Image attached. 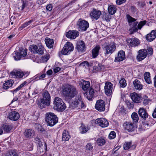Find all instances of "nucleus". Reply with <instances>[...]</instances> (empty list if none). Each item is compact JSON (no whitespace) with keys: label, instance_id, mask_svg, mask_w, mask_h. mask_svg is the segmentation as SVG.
<instances>
[{"label":"nucleus","instance_id":"55","mask_svg":"<svg viewBox=\"0 0 156 156\" xmlns=\"http://www.w3.org/2000/svg\"><path fill=\"white\" fill-rule=\"evenodd\" d=\"M86 148L87 150H91L93 148V147L91 143H88L86 145Z\"/></svg>","mask_w":156,"mask_h":156},{"label":"nucleus","instance_id":"52","mask_svg":"<svg viewBox=\"0 0 156 156\" xmlns=\"http://www.w3.org/2000/svg\"><path fill=\"white\" fill-rule=\"evenodd\" d=\"M45 76L46 74L45 73L41 74V75H40L39 74H38L37 77L35 78V79H36L37 80H43L44 78L45 77Z\"/></svg>","mask_w":156,"mask_h":156},{"label":"nucleus","instance_id":"42","mask_svg":"<svg viewBox=\"0 0 156 156\" xmlns=\"http://www.w3.org/2000/svg\"><path fill=\"white\" fill-rule=\"evenodd\" d=\"M27 83L26 81H24L16 89L13 90L11 91V92H13V94L15 93L17 91L20 90L22 87H23Z\"/></svg>","mask_w":156,"mask_h":156},{"label":"nucleus","instance_id":"16","mask_svg":"<svg viewBox=\"0 0 156 156\" xmlns=\"http://www.w3.org/2000/svg\"><path fill=\"white\" fill-rule=\"evenodd\" d=\"M66 37L68 38L74 39L78 36L79 32L76 30H69L66 33Z\"/></svg>","mask_w":156,"mask_h":156},{"label":"nucleus","instance_id":"13","mask_svg":"<svg viewBox=\"0 0 156 156\" xmlns=\"http://www.w3.org/2000/svg\"><path fill=\"white\" fill-rule=\"evenodd\" d=\"M95 123L102 127H107L109 124L107 120L103 118L97 119L95 120Z\"/></svg>","mask_w":156,"mask_h":156},{"label":"nucleus","instance_id":"19","mask_svg":"<svg viewBox=\"0 0 156 156\" xmlns=\"http://www.w3.org/2000/svg\"><path fill=\"white\" fill-rule=\"evenodd\" d=\"M125 58V52L121 50L119 51L117 56L115 57V61L117 62H120L124 60Z\"/></svg>","mask_w":156,"mask_h":156},{"label":"nucleus","instance_id":"45","mask_svg":"<svg viewBox=\"0 0 156 156\" xmlns=\"http://www.w3.org/2000/svg\"><path fill=\"white\" fill-rule=\"evenodd\" d=\"M131 144L132 142H125L123 146L124 149L125 150L129 149L130 148Z\"/></svg>","mask_w":156,"mask_h":156},{"label":"nucleus","instance_id":"30","mask_svg":"<svg viewBox=\"0 0 156 156\" xmlns=\"http://www.w3.org/2000/svg\"><path fill=\"white\" fill-rule=\"evenodd\" d=\"M45 42L46 46L49 48H53L54 43L53 39L47 37L45 39Z\"/></svg>","mask_w":156,"mask_h":156},{"label":"nucleus","instance_id":"26","mask_svg":"<svg viewBox=\"0 0 156 156\" xmlns=\"http://www.w3.org/2000/svg\"><path fill=\"white\" fill-rule=\"evenodd\" d=\"M131 98L133 101L136 103H139L140 102V97L139 95L136 93H133L130 94Z\"/></svg>","mask_w":156,"mask_h":156},{"label":"nucleus","instance_id":"32","mask_svg":"<svg viewBox=\"0 0 156 156\" xmlns=\"http://www.w3.org/2000/svg\"><path fill=\"white\" fill-rule=\"evenodd\" d=\"M43 98L42 99L47 101L48 103V102L50 103L51 96L48 92L47 90L45 91L43 93Z\"/></svg>","mask_w":156,"mask_h":156},{"label":"nucleus","instance_id":"53","mask_svg":"<svg viewBox=\"0 0 156 156\" xmlns=\"http://www.w3.org/2000/svg\"><path fill=\"white\" fill-rule=\"evenodd\" d=\"M80 66L83 67H88L89 66V63L87 61H84L80 64Z\"/></svg>","mask_w":156,"mask_h":156},{"label":"nucleus","instance_id":"14","mask_svg":"<svg viewBox=\"0 0 156 156\" xmlns=\"http://www.w3.org/2000/svg\"><path fill=\"white\" fill-rule=\"evenodd\" d=\"M105 84V86L104 88L105 93L107 95L110 96L112 93V84L109 82H106Z\"/></svg>","mask_w":156,"mask_h":156},{"label":"nucleus","instance_id":"5","mask_svg":"<svg viewBox=\"0 0 156 156\" xmlns=\"http://www.w3.org/2000/svg\"><path fill=\"white\" fill-rule=\"evenodd\" d=\"M29 50L34 53L42 55L44 53L45 49L42 45L37 46L33 44L30 46Z\"/></svg>","mask_w":156,"mask_h":156},{"label":"nucleus","instance_id":"28","mask_svg":"<svg viewBox=\"0 0 156 156\" xmlns=\"http://www.w3.org/2000/svg\"><path fill=\"white\" fill-rule=\"evenodd\" d=\"M70 138V136L68 131L64 130L63 132L62 136V140L65 142L69 140Z\"/></svg>","mask_w":156,"mask_h":156},{"label":"nucleus","instance_id":"57","mask_svg":"<svg viewBox=\"0 0 156 156\" xmlns=\"http://www.w3.org/2000/svg\"><path fill=\"white\" fill-rule=\"evenodd\" d=\"M47 0H37V2L39 5H42L46 2Z\"/></svg>","mask_w":156,"mask_h":156},{"label":"nucleus","instance_id":"31","mask_svg":"<svg viewBox=\"0 0 156 156\" xmlns=\"http://www.w3.org/2000/svg\"><path fill=\"white\" fill-rule=\"evenodd\" d=\"M133 84L135 89L140 90L142 89L143 85L141 84L140 82L137 79H136L133 82Z\"/></svg>","mask_w":156,"mask_h":156},{"label":"nucleus","instance_id":"48","mask_svg":"<svg viewBox=\"0 0 156 156\" xmlns=\"http://www.w3.org/2000/svg\"><path fill=\"white\" fill-rule=\"evenodd\" d=\"M146 22L147 21L146 20L141 21L137 25V28L140 30L141 29L142 27L146 24Z\"/></svg>","mask_w":156,"mask_h":156},{"label":"nucleus","instance_id":"11","mask_svg":"<svg viewBox=\"0 0 156 156\" xmlns=\"http://www.w3.org/2000/svg\"><path fill=\"white\" fill-rule=\"evenodd\" d=\"M147 54V51L146 49H141L138 51V54L136 59L138 61H140L144 59L146 57Z\"/></svg>","mask_w":156,"mask_h":156},{"label":"nucleus","instance_id":"40","mask_svg":"<svg viewBox=\"0 0 156 156\" xmlns=\"http://www.w3.org/2000/svg\"><path fill=\"white\" fill-rule=\"evenodd\" d=\"M97 144L99 146H102L105 143V140L102 137L97 139L96 140Z\"/></svg>","mask_w":156,"mask_h":156},{"label":"nucleus","instance_id":"62","mask_svg":"<svg viewBox=\"0 0 156 156\" xmlns=\"http://www.w3.org/2000/svg\"><path fill=\"white\" fill-rule=\"evenodd\" d=\"M61 70V68L59 67H56L54 69V72L56 73L58 72Z\"/></svg>","mask_w":156,"mask_h":156},{"label":"nucleus","instance_id":"22","mask_svg":"<svg viewBox=\"0 0 156 156\" xmlns=\"http://www.w3.org/2000/svg\"><path fill=\"white\" fill-rule=\"evenodd\" d=\"M156 37V32L154 30H152L150 33L147 34L146 38L147 41L151 42L153 41Z\"/></svg>","mask_w":156,"mask_h":156},{"label":"nucleus","instance_id":"38","mask_svg":"<svg viewBox=\"0 0 156 156\" xmlns=\"http://www.w3.org/2000/svg\"><path fill=\"white\" fill-rule=\"evenodd\" d=\"M131 117L133 123H136L139 120L137 114L136 112H133L131 115Z\"/></svg>","mask_w":156,"mask_h":156},{"label":"nucleus","instance_id":"43","mask_svg":"<svg viewBox=\"0 0 156 156\" xmlns=\"http://www.w3.org/2000/svg\"><path fill=\"white\" fill-rule=\"evenodd\" d=\"M6 156H18V155L15 151L11 150L7 153Z\"/></svg>","mask_w":156,"mask_h":156},{"label":"nucleus","instance_id":"39","mask_svg":"<svg viewBox=\"0 0 156 156\" xmlns=\"http://www.w3.org/2000/svg\"><path fill=\"white\" fill-rule=\"evenodd\" d=\"M150 73L148 72H146L144 74V79L146 82L150 84L151 83L150 79Z\"/></svg>","mask_w":156,"mask_h":156},{"label":"nucleus","instance_id":"34","mask_svg":"<svg viewBox=\"0 0 156 156\" xmlns=\"http://www.w3.org/2000/svg\"><path fill=\"white\" fill-rule=\"evenodd\" d=\"M12 129V126L11 125L7 124H4L2 126V129L4 131L8 133Z\"/></svg>","mask_w":156,"mask_h":156},{"label":"nucleus","instance_id":"44","mask_svg":"<svg viewBox=\"0 0 156 156\" xmlns=\"http://www.w3.org/2000/svg\"><path fill=\"white\" fill-rule=\"evenodd\" d=\"M28 2L27 1H23L22 2V5L20 6V7H18V9L21 10H23V9L28 5Z\"/></svg>","mask_w":156,"mask_h":156},{"label":"nucleus","instance_id":"17","mask_svg":"<svg viewBox=\"0 0 156 156\" xmlns=\"http://www.w3.org/2000/svg\"><path fill=\"white\" fill-rule=\"evenodd\" d=\"M126 41L129 45L131 47L137 46L140 44L139 40L137 38H128Z\"/></svg>","mask_w":156,"mask_h":156},{"label":"nucleus","instance_id":"12","mask_svg":"<svg viewBox=\"0 0 156 156\" xmlns=\"http://www.w3.org/2000/svg\"><path fill=\"white\" fill-rule=\"evenodd\" d=\"M90 14L92 19L97 20L100 17L101 15V12L100 11L93 8L90 12Z\"/></svg>","mask_w":156,"mask_h":156},{"label":"nucleus","instance_id":"33","mask_svg":"<svg viewBox=\"0 0 156 156\" xmlns=\"http://www.w3.org/2000/svg\"><path fill=\"white\" fill-rule=\"evenodd\" d=\"M34 131L32 129H28L26 130L24 133V134L27 137H31L34 135Z\"/></svg>","mask_w":156,"mask_h":156},{"label":"nucleus","instance_id":"49","mask_svg":"<svg viewBox=\"0 0 156 156\" xmlns=\"http://www.w3.org/2000/svg\"><path fill=\"white\" fill-rule=\"evenodd\" d=\"M32 22L33 21L30 20L27 22H26L25 23L23 24L20 27L19 29H21V30L23 28L25 27H26L30 25Z\"/></svg>","mask_w":156,"mask_h":156},{"label":"nucleus","instance_id":"3","mask_svg":"<svg viewBox=\"0 0 156 156\" xmlns=\"http://www.w3.org/2000/svg\"><path fill=\"white\" fill-rule=\"evenodd\" d=\"M54 108L58 112H63L66 106L62 99L58 97L55 98L53 101Z\"/></svg>","mask_w":156,"mask_h":156},{"label":"nucleus","instance_id":"10","mask_svg":"<svg viewBox=\"0 0 156 156\" xmlns=\"http://www.w3.org/2000/svg\"><path fill=\"white\" fill-rule=\"evenodd\" d=\"M126 17L128 20V22L129 23H132V22H134L133 24V27L131 29V30L133 31V32H136L138 30V29L136 27L138 22H135L136 20L131 16L129 15H126Z\"/></svg>","mask_w":156,"mask_h":156},{"label":"nucleus","instance_id":"29","mask_svg":"<svg viewBox=\"0 0 156 156\" xmlns=\"http://www.w3.org/2000/svg\"><path fill=\"white\" fill-rule=\"evenodd\" d=\"M13 83V80H12L6 81L3 85V88L5 90L8 89L12 86Z\"/></svg>","mask_w":156,"mask_h":156},{"label":"nucleus","instance_id":"15","mask_svg":"<svg viewBox=\"0 0 156 156\" xmlns=\"http://www.w3.org/2000/svg\"><path fill=\"white\" fill-rule=\"evenodd\" d=\"M123 126L124 129L129 132L133 131L136 128L133 124L130 122H125L124 123Z\"/></svg>","mask_w":156,"mask_h":156},{"label":"nucleus","instance_id":"61","mask_svg":"<svg viewBox=\"0 0 156 156\" xmlns=\"http://www.w3.org/2000/svg\"><path fill=\"white\" fill-rule=\"evenodd\" d=\"M105 19L107 22L110 21V16L109 15H105L104 17Z\"/></svg>","mask_w":156,"mask_h":156},{"label":"nucleus","instance_id":"27","mask_svg":"<svg viewBox=\"0 0 156 156\" xmlns=\"http://www.w3.org/2000/svg\"><path fill=\"white\" fill-rule=\"evenodd\" d=\"M100 47L99 45H97L92 50V54L93 58H96L99 55Z\"/></svg>","mask_w":156,"mask_h":156},{"label":"nucleus","instance_id":"6","mask_svg":"<svg viewBox=\"0 0 156 156\" xmlns=\"http://www.w3.org/2000/svg\"><path fill=\"white\" fill-rule=\"evenodd\" d=\"M73 106L78 109H81L85 108V105L82 100L81 97L80 95H78L75 99L73 102Z\"/></svg>","mask_w":156,"mask_h":156},{"label":"nucleus","instance_id":"59","mask_svg":"<svg viewBox=\"0 0 156 156\" xmlns=\"http://www.w3.org/2000/svg\"><path fill=\"white\" fill-rule=\"evenodd\" d=\"M126 2V0H116V2L117 4L120 5Z\"/></svg>","mask_w":156,"mask_h":156},{"label":"nucleus","instance_id":"54","mask_svg":"<svg viewBox=\"0 0 156 156\" xmlns=\"http://www.w3.org/2000/svg\"><path fill=\"white\" fill-rule=\"evenodd\" d=\"M49 58L50 56L49 54H47L46 55L42 57V58L44 62H47L49 59Z\"/></svg>","mask_w":156,"mask_h":156},{"label":"nucleus","instance_id":"1","mask_svg":"<svg viewBox=\"0 0 156 156\" xmlns=\"http://www.w3.org/2000/svg\"><path fill=\"white\" fill-rule=\"evenodd\" d=\"M62 91L63 96L68 99L74 98L78 93L76 87L71 84H67L63 86Z\"/></svg>","mask_w":156,"mask_h":156},{"label":"nucleus","instance_id":"8","mask_svg":"<svg viewBox=\"0 0 156 156\" xmlns=\"http://www.w3.org/2000/svg\"><path fill=\"white\" fill-rule=\"evenodd\" d=\"M74 47L72 43L67 42L65 44L61 51L62 53L64 55L69 54L71 51H73Z\"/></svg>","mask_w":156,"mask_h":156},{"label":"nucleus","instance_id":"23","mask_svg":"<svg viewBox=\"0 0 156 156\" xmlns=\"http://www.w3.org/2000/svg\"><path fill=\"white\" fill-rule=\"evenodd\" d=\"M50 103L48 102V103L47 101H45L42 98H40L37 102L38 106L40 108H45L47 106H48L50 105Z\"/></svg>","mask_w":156,"mask_h":156},{"label":"nucleus","instance_id":"4","mask_svg":"<svg viewBox=\"0 0 156 156\" xmlns=\"http://www.w3.org/2000/svg\"><path fill=\"white\" fill-rule=\"evenodd\" d=\"M76 26L79 31H84L89 27V23L87 21L80 18L77 21Z\"/></svg>","mask_w":156,"mask_h":156},{"label":"nucleus","instance_id":"2","mask_svg":"<svg viewBox=\"0 0 156 156\" xmlns=\"http://www.w3.org/2000/svg\"><path fill=\"white\" fill-rule=\"evenodd\" d=\"M45 121L48 126H53L58 122V118L53 113H47L45 115Z\"/></svg>","mask_w":156,"mask_h":156},{"label":"nucleus","instance_id":"21","mask_svg":"<svg viewBox=\"0 0 156 156\" xmlns=\"http://www.w3.org/2000/svg\"><path fill=\"white\" fill-rule=\"evenodd\" d=\"M8 117L11 120L16 121L19 118L20 115L18 112L13 111L10 113Z\"/></svg>","mask_w":156,"mask_h":156},{"label":"nucleus","instance_id":"37","mask_svg":"<svg viewBox=\"0 0 156 156\" xmlns=\"http://www.w3.org/2000/svg\"><path fill=\"white\" fill-rule=\"evenodd\" d=\"M94 94V91L93 89L90 88L88 92H87V98L88 100H91L93 97Z\"/></svg>","mask_w":156,"mask_h":156},{"label":"nucleus","instance_id":"60","mask_svg":"<svg viewBox=\"0 0 156 156\" xmlns=\"http://www.w3.org/2000/svg\"><path fill=\"white\" fill-rule=\"evenodd\" d=\"M147 50L148 51L149 54H150V55L153 54V51L152 48L151 47H148L147 48Z\"/></svg>","mask_w":156,"mask_h":156},{"label":"nucleus","instance_id":"25","mask_svg":"<svg viewBox=\"0 0 156 156\" xmlns=\"http://www.w3.org/2000/svg\"><path fill=\"white\" fill-rule=\"evenodd\" d=\"M80 85L84 91L87 90L90 86V82L88 81L82 80L80 83Z\"/></svg>","mask_w":156,"mask_h":156},{"label":"nucleus","instance_id":"7","mask_svg":"<svg viewBox=\"0 0 156 156\" xmlns=\"http://www.w3.org/2000/svg\"><path fill=\"white\" fill-rule=\"evenodd\" d=\"M103 49L105 55L112 54L116 49L115 46L113 43L110 44L105 43L103 45Z\"/></svg>","mask_w":156,"mask_h":156},{"label":"nucleus","instance_id":"56","mask_svg":"<svg viewBox=\"0 0 156 156\" xmlns=\"http://www.w3.org/2000/svg\"><path fill=\"white\" fill-rule=\"evenodd\" d=\"M94 69L97 71L100 70L101 68V65L98 64V66H95L94 67Z\"/></svg>","mask_w":156,"mask_h":156},{"label":"nucleus","instance_id":"20","mask_svg":"<svg viewBox=\"0 0 156 156\" xmlns=\"http://www.w3.org/2000/svg\"><path fill=\"white\" fill-rule=\"evenodd\" d=\"M76 48L79 52L83 51L85 50V44L83 41H80L76 44Z\"/></svg>","mask_w":156,"mask_h":156},{"label":"nucleus","instance_id":"50","mask_svg":"<svg viewBox=\"0 0 156 156\" xmlns=\"http://www.w3.org/2000/svg\"><path fill=\"white\" fill-rule=\"evenodd\" d=\"M127 106L129 109H133V104L130 101H127L126 102Z\"/></svg>","mask_w":156,"mask_h":156},{"label":"nucleus","instance_id":"51","mask_svg":"<svg viewBox=\"0 0 156 156\" xmlns=\"http://www.w3.org/2000/svg\"><path fill=\"white\" fill-rule=\"evenodd\" d=\"M116 136V133L114 131H111L109 135V138L110 139L114 138Z\"/></svg>","mask_w":156,"mask_h":156},{"label":"nucleus","instance_id":"63","mask_svg":"<svg viewBox=\"0 0 156 156\" xmlns=\"http://www.w3.org/2000/svg\"><path fill=\"white\" fill-rule=\"evenodd\" d=\"M145 4L144 2H140L139 3V6L140 7L142 8L145 5Z\"/></svg>","mask_w":156,"mask_h":156},{"label":"nucleus","instance_id":"36","mask_svg":"<svg viewBox=\"0 0 156 156\" xmlns=\"http://www.w3.org/2000/svg\"><path fill=\"white\" fill-rule=\"evenodd\" d=\"M108 11L109 13L111 15H113L116 11V9L115 6L110 5L108 8Z\"/></svg>","mask_w":156,"mask_h":156},{"label":"nucleus","instance_id":"35","mask_svg":"<svg viewBox=\"0 0 156 156\" xmlns=\"http://www.w3.org/2000/svg\"><path fill=\"white\" fill-rule=\"evenodd\" d=\"M13 56L15 60H19L21 59L22 57L19 51H15L13 54Z\"/></svg>","mask_w":156,"mask_h":156},{"label":"nucleus","instance_id":"64","mask_svg":"<svg viewBox=\"0 0 156 156\" xmlns=\"http://www.w3.org/2000/svg\"><path fill=\"white\" fill-rule=\"evenodd\" d=\"M150 101L148 99H144L143 101V104L144 105H146Z\"/></svg>","mask_w":156,"mask_h":156},{"label":"nucleus","instance_id":"41","mask_svg":"<svg viewBox=\"0 0 156 156\" xmlns=\"http://www.w3.org/2000/svg\"><path fill=\"white\" fill-rule=\"evenodd\" d=\"M89 130L87 127L85 126L84 125H82L80 127V130L81 133H86Z\"/></svg>","mask_w":156,"mask_h":156},{"label":"nucleus","instance_id":"46","mask_svg":"<svg viewBox=\"0 0 156 156\" xmlns=\"http://www.w3.org/2000/svg\"><path fill=\"white\" fill-rule=\"evenodd\" d=\"M19 52L22 58H23L26 56L27 54V52L26 50L22 48L19 49Z\"/></svg>","mask_w":156,"mask_h":156},{"label":"nucleus","instance_id":"58","mask_svg":"<svg viewBox=\"0 0 156 156\" xmlns=\"http://www.w3.org/2000/svg\"><path fill=\"white\" fill-rule=\"evenodd\" d=\"M46 9L47 10L49 11H51L52 9V4H50L47 5L46 7Z\"/></svg>","mask_w":156,"mask_h":156},{"label":"nucleus","instance_id":"24","mask_svg":"<svg viewBox=\"0 0 156 156\" xmlns=\"http://www.w3.org/2000/svg\"><path fill=\"white\" fill-rule=\"evenodd\" d=\"M10 74L14 77L16 78H21L23 75H25L24 73L21 71H15L11 72Z\"/></svg>","mask_w":156,"mask_h":156},{"label":"nucleus","instance_id":"9","mask_svg":"<svg viewBox=\"0 0 156 156\" xmlns=\"http://www.w3.org/2000/svg\"><path fill=\"white\" fill-rule=\"evenodd\" d=\"M105 103L102 100H99L97 101L95 105V108L99 112H103L105 110Z\"/></svg>","mask_w":156,"mask_h":156},{"label":"nucleus","instance_id":"18","mask_svg":"<svg viewBox=\"0 0 156 156\" xmlns=\"http://www.w3.org/2000/svg\"><path fill=\"white\" fill-rule=\"evenodd\" d=\"M138 113L140 117L144 120H146L148 117V114L146 109L144 108H140L139 109Z\"/></svg>","mask_w":156,"mask_h":156},{"label":"nucleus","instance_id":"47","mask_svg":"<svg viewBox=\"0 0 156 156\" xmlns=\"http://www.w3.org/2000/svg\"><path fill=\"white\" fill-rule=\"evenodd\" d=\"M120 86L122 87H124L126 85V82L125 80L122 78L119 81Z\"/></svg>","mask_w":156,"mask_h":156}]
</instances>
